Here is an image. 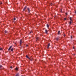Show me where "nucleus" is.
Instances as JSON below:
<instances>
[{
	"label": "nucleus",
	"mask_w": 76,
	"mask_h": 76,
	"mask_svg": "<svg viewBox=\"0 0 76 76\" xmlns=\"http://www.w3.org/2000/svg\"><path fill=\"white\" fill-rule=\"evenodd\" d=\"M22 39L20 40V45L21 46V45H22Z\"/></svg>",
	"instance_id": "nucleus-1"
},
{
	"label": "nucleus",
	"mask_w": 76,
	"mask_h": 76,
	"mask_svg": "<svg viewBox=\"0 0 76 76\" xmlns=\"http://www.w3.org/2000/svg\"><path fill=\"white\" fill-rule=\"evenodd\" d=\"M27 7H26V6H25L23 10L24 11L26 9Z\"/></svg>",
	"instance_id": "nucleus-2"
},
{
	"label": "nucleus",
	"mask_w": 76,
	"mask_h": 76,
	"mask_svg": "<svg viewBox=\"0 0 76 76\" xmlns=\"http://www.w3.org/2000/svg\"><path fill=\"white\" fill-rule=\"evenodd\" d=\"M50 44L49 43L48 44V47H47L48 48H49V47H50Z\"/></svg>",
	"instance_id": "nucleus-3"
},
{
	"label": "nucleus",
	"mask_w": 76,
	"mask_h": 76,
	"mask_svg": "<svg viewBox=\"0 0 76 76\" xmlns=\"http://www.w3.org/2000/svg\"><path fill=\"white\" fill-rule=\"evenodd\" d=\"M12 46H11L8 49V51H9L10 50V49H11V48H12Z\"/></svg>",
	"instance_id": "nucleus-4"
},
{
	"label": "nucleus",
	"mask_w": 76,
	"mask_h": 76,
	"mask_svg": "<svg viewBox=\"0 0 76 76\" xmlns=\"http://www.w3.org/2000/svg\"><path fill=\"white\" fill-rule=\"evenodd\" d=\"M45 33L47 34L48 33V30H47V29H46L45 30Z\"/></svg>",
	"instance_id": "nucleus-5"
},
{
	"label": "nucleus",
	"mask_w": 76,
	"mask_h": 76,
	"mask_svg": "<svg viewBox=\"0 0 76 76\" xmlns=\"http://www.w3.org/2000/svg\"><path fill=\"white\" fill-rule=\"evenodd\" d=\"M27 10H28V13H30V10H29V8H27Z\"/></svg>",
	"instance_id": "nucleus-6"
},
{
	"label": "nucleus",
	"mask_w": 76,
	"mask_h": 76,
	"mask_svg": "<svg viewBox=\"0 0 76 76\" xmlns=\"http://www.w3.org/2000/svg\"><path fill=\"white\" fill-rule=\"evenodd\" d=\"M69 19H70V20H71V21H72V18H71V17Z\"/></svg>",
	"instance_id": "nucleus-7"
},
{
	"label": "nucleus",
	"mask_w": 76,
	"mask_h": 76,
	"mask_svg": "<svg viewBox=\"0 0 76 76\" xmlns=\"http://www.w3.org/2000/svg\"><path fill=\"white\" fill-rule=\"evenodd\" d=\"M26 58H28V59H29V57H28V56L26 55Z\"/></svg>",
	"instance_id": "nucleus-8"
},
{
	"label": "nucleus",
	"mask_w": 76,
	"mask_h": 76,
	"mask_svg": "<svg viewBox=\"0 0 76 76\" xmlns=\"http://www.w3.org/2000/svg\"><path fill=\"white\" fill-rule=\"evenodd\" d=\"M60 31H58V35L60 34Z\"/></svg>",
	"instance_id": "nucleus-9"
},
{
	"label": "nucleus",
	"mask_w": 76,
	"mask_h": 76,
	"mask_svg": "<svg viewBox=\"0 0 76 76\" xmlns=\"http://www.w3.org/2000/svg\"><path fill=\"white\" fill-rule=\"evenodd\" d=\"M47 28H49V25L48 24L47 25Z\"/></svg>",
	"instance_id": "nucleus-10"
},
{
	"label": "nucleus",
	"mask_w": 76,
	"mask_h": 76,
	"mask_svg": "<svg viewBox=\"0 0 76 76\" xmlns=\"http://www.w3.org/2000/svg\"><path fill=\"white\" fill-rule=\"evenodd\" d=\"M36 39H37V40H38V39H39V37H37Z\"/></svg>",
	"instance_id": "nucleus-11"
},
{
	"label": "nucleus",
	"mask_w": 76,
	"mask_h": 76,
	"mask_svg": "<svg viewBox=\"0 0 76 76\" xmlns=\"http://www.w3.org/2000/svg\"><path fill=\"white\" fill-rule=\"evenodd\" d=\"M15 70H18V68L16 67V68H15Z\"/></svg>",
	"instance_id": "nucleus-12"
},
{
	"label": "nucleus",
	"mask_w": 76,
	"mask_h": 76,
	"mask_svg": "<svg viewBox=\"0 0 76 76\" xmlns=\"http://www.w3.org/2000/svg\"><path fill=\"white\" fill-rule=\"evenodd\" d=\"M72 21H71L70 22H69V24L70 25L72 23Z\"/></svg>",
	"instance_id": "nucleus-13"
},
{
	"label": "nucleus",
	"mask_w": 76,
	"mask_h": 76,
	"mask_svg": "<svg viewBox=\"0 0 76 76\" xmlns=\"http://www.w3.org/2000/svg\"><path fill=\"white\" fill-rule=\"evenodd\" d=\"M13 51V48H12V49L11 50V51Z\"/></svg>",
	"instance_id": "nucleus-14"
},
{
	"label": "nucleus",
	"mask_w": 76,
	"mask_h": 76,
	"mask_svg": "<svg viewBox=\"0 0 76 76\" xmlns=\"http://www.w3.org/2000/svg\"><path fill=\"white\" fill-rule=\"evenodd\" d=\"M56 39L57 41H58V37L56 38Z\"/></svg>",
	"instance_id": "nucleus-15"
},
{
	"label": "nucleus",
	"mask_w": 76,
	"mask_h": 76,
	"mask_svg": "<svg viewBox=\"0 0 76 76\" xmlns=\"http://www.w3.org/2000/svg\"><path fill=\"white\" fill-rule=\"evenodd\" d=\"M15 76H19V74H17Z\"/></svg>",
	"instance_id": "nucleus-16"
},
{
	"label": "nucleus",
	"mask_w": 76,
	"mask_h": 76,
	"mask_svg": "<svg viewBox=\"0 0 76 76\" xmlns=\"http://www.w3.org/2000/svg\"><path fill=\"white\" fill-rule=\"evenodd\" d=\"M52 3H50V6H52Z\"/></svg>",
	"instance_id": "nucleus-17"
},
{
	"label": "nucleus",
	"mask_w": 76,
	"mask_h": 76,
	"mask_svg": "<svg viewBox=\"0 0 76 76\" xmlns=\"http://www.w3.org/2000/svg\"><path fill=\"white\" fill-rule=\"evenodd\" d=\"M16 20V18H14V20Z\"/></svg>",
	"instance_id": "nucleus-18"
},
{
	"label": "nucleus",
	"mask_w": 76,
	"mask_h": 76,
	"mask_svg": "<svg viewBox=\"0 0 76 76\" xmlns=\"http://www.w3.org/2000/svg\"><path fill=\"white\" fill-rule=\"evenodd\" d=\"M2 67V66L1 65H0V68Z\"/></svg>",
	"instance_id": "nucleus-19"
},
{
	"label": "nucleus",
	"mask_w": 76,
	"mask_h": 76,
	"mask_svg": "<svg viewBox=\"0 0 76 76\" xmlns=\"http://www.w3.org/2000/svg\"><path fill=\"white\" fill-rule=\"evenodd\" d=\"M5 33H7V31H6V30L5 31Z\"/></svg>",
	"instance_id": "nucleus-20"
},
{
	"label": "nucleus",
	"mask_w": 76,
	"mask_h": 76,
	"mask_svg": "<svg viewBox=\"0 0 76 76\" xmlns=\"http://www.w3.org/2000/svg\"><path fill=\"white\" fill-rule=\"evenodd\" d=\"M3 50V49L2 48H0V50Z\"/></svg>",
	"instance_id": "nucleus-21"
},
{
	"label": "nucleus",
	"mask_w": 76,
	"mask_h": 76,
	"mask_svg": "<svg viewBox=\"0 0 76 76\" xmlns=\"http://www.w3.org/2000/svg\"><path fill=\"white\" fill-rule=\"evenodd\" d=\"M64 20H66V18H64Z\"/></svg>",
	"instance_id": "nucleus-22"
},
{
	"label": "nucleus",
	"mask_w": 76,
	"mask_h": 76,
	"mask_svg": "<svg viewBox=\"0 0 76 76\" xmlns=\"http://www.w3.org/2000/svg\"><path fill=\"white\" fill-rule=\"evenodd\" d=\"M64 37H65V36H66V34H64Z\"/></svg>",
	"instance_id": "nucleus-23"
},
{
	"label": "nucleus",
	"mask_w": 76,
	"mask_h": 76,
	"mask_svg": "<svg viewBox=\"0 0 76 76\" xmlns=\"http://www.w3.org/2000/svg\"><path fill=\"white\" fill-rule=\"evenodd\" d=\"M10 68H11V69H12V66H11V67H10Z\"/></svg>",
	"instance_id": "nucleus-24"
},
{
	"label": "nucleus",
	"mask_w": 76,
	"mask_h": 76,
	"mask_svg": "<svg viewBox=\"0 0 76 76\" xmlns=\"http://www.w3.org/2000/svg\"><path fill=\"white\" fill-rule=\"evenodd\" d=\"M26 45L27 47L28 46V45Z\"/></svg>",
	"instance_id": "nucleus-25"
},
{
	"label": "nucleus",
	"mask_w": 76,
	"mask_h": 76,
	"mask_svg": "<svg viewBox=\"0 0 76 76\" xmlns=\"http://www.w3.org/2000/svg\"><path fill=\"white\" fill-rule=\"evenodd\" d=\"M2 4V2H1V3H0V4Z\"/></svg>",
	"instance_id": "nucleus-26"
},
{
	"label": "nucleus",
	"mask_w": 76,
	"mask_h": 76,
	"mask_svg": "<svg viewBox=\"0 0 76 76\" xmlns=\"http://www.w3.org/2000/svg\"><path fill=\"white\" fill-rule=\"evenodd\" d=\"M76 11H75V13H76Z\"/></svg>",
	"instance_id": "nucleus-27"
},
{
	"label": "nucleus",
	"mask_w": 76,
	"mask_h": 76,
	"mask_svg": "<svg viewBox=\"0 0 76 76\" xmlns=\"http://www.w3.org/2000/svg\"><path fill=\"white\" fill-rule=\"evenodd\" d=\"M71 38H72V36H71Z\"/></svg>",
	"instance_id": "nucleus-28"
},
{
	"label": "nucleus",
	"mask_w": 76,
	"mask_h": 76,
	"mask_svg": "<svg viewBox=\"0 0 76 76\" xmlns=\"http://www.w3.org/2000/svg\"><path fill=\"white\" fill-rule=\"evenodd\" d=\"M31 31L30 32V34H31Z\"/></svg>",
	"instance_id": "nucleus-29"
},
{
	"label": "nucleus",
	"mask_w": 76,
	"mask_h": 76,
	"mask_svg": "<svg viewBox=\"0 0 76 76\" xmlns=\"http://www.w3.org/2000/svg\"><path fill=\"white\" fill-rule=\"evenodd\" d=\"M73 49H74V47H73Z\"/></svg>",
	"instance_id": "nucleus-30"
},
{
	"label": "nucleus",
	"mask_w": 76,
	"mask_h": 76,
	"mask_svg": "<svg viewBox=\"0 0 76 76\" xmlns=\"http://www.w3.org/2000/svg\"><path fill=\"white\" fill-rule=\"evenodd\" d=\"M15 44H16V43H15Z\"/></svg>",
	"instance_id": "nucleus-31"
},
{
	"label": "nucleus",
	"mask_w": 76,
	"mask_h": 76,
	"mask_svg": "<svg viewBox=\"0 0 76 76\" xmlns=\"http://www.w3.org/2000/svg\"><path fill=\"white\" fill-rule=\"evenodd\" d=\"M61 12H62L61 11Z\"/></svg>",
	"instance_id": "nucleus-32"
}]
</instances>
